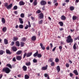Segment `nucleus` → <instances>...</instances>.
I'll use <instances>...</instances> for the list:
<instances>
[{
	"mask_svg": "<svg viewBox=\"0 0 79 79\" xmlns=\"http://www.w3.org/2000/svg\"><path fill=\"white\" fill-rule=\"evenodd\" d=\"M37 57L38 58H41L42 57V55L40 54H38Z\"/></svg>",
	"mask_w": 79,
	"mask_h": 79,
	"instance_id": "36",
	"label": "nucleus"
},
{
	"mask_svg": "<svg viewBox=\"0 0 79 79\" xmlns=\"http://www.w3.org/2000/svg\"><path fill=\"white\" fill-rule=\"evenodd\" d=\"M25 79H29V76L27 74H26L24 76Z\"/></svg>",
	"mask_w": 79,
	"mask_h": 79,
	"instance_id": "15",
	"label": "nucleus"
},
{
	"mask_svg": "<svg viewBox=\"0 0 79 79\" xmlns=\"http://www.w3.org/2000/svg\"><path fill=\"white\" fill-rule=\"evenodd\" d=\"M48 3L49 5H51V2L49 1V2H48Z\"/></svg>",
	"mask_w": 79,
	"mask_h": 79,
	"instance_id": "61",
	"label": "nucleus"
},
{
	"mask_svg": "<svg viewBox=\"0 0 79 79\" xmlns=\"http://www.w3.org/2000/svg\"><path fill=\"white\" fill-rule=\"evenodd\" d=\"M27 55V53L26 52L23 55V58H24L25 57H26V55Z\"/></svg>",
	"mask_w": 79,
	"mask_h": 79,
	"instance_id": "45",
	"label": "nucleus"
},
{
	"mask_svg": "<svg viewBox=\"0 0 79 79\" xmlns=\"http://www.w3.org/2000/svg\"><path fill=\"white\" fill-rule=\"evenodd\" d=\"M19 27L20 29H23V25L22 24H20L19 26Z\"/></svg>",
	"mask_w": 79,
	"mask_h": 79,
	"instance_id": "28",
	"label": "nucleus"
},
{
	"mask_svg": "<svg viewBox=\"0 0 79 79\" xmlns=\"http://www.w3.org/2000/svg\"><path fill=\"white\" fill-rule=\"evenodd\" d=\"M70 9L71 11H73L74 10V7L73 6H71L70 7Z\"/></svg>",
	"mask_w": 79,
	"mask_h": 79,
	"instance_id": "24",
	"label": "nucleus"
},
{
	"mask_svg": "<svg viewBox=\"0 0 79 79\" xmlns=\"http://www.w3.org/2000/svg\"><path fill=\"white\" fill-rule=\"evenodd\" d=\"M8 3H6L5 4V6L6 7V8H7V6H8Z\"/></svg>",
	"mask_w": 79,
	"mask_h": 79,
	"instance_id": "53",
	"label": "nucleus"
},
{
	"mask_svg": "<svg viewBox=\"0 0 79 79\" xmlns=\"http://www.w3.org/2000/svg\"><path fill=\"white\" fill-rule=\"evenodd\" d=\"M53 58H50L49 59V61L50 62H53Z\"/></svg>",
	"mask_w": 79,
	"mask_h": 79,
	"instance_id": "43",
	"label": "nucleus"
},
{
	"mask_svg": "<svg viewBox=\"0 0 79 79\" xmlns=\"http://www.w3.org/2000/svg\"><path fill=\"white\" fill-rule=\"evenodd\" d=\"M66 66L67 67V68H68L69 67V65L68 63L66 64Z\"/></svg>",
	"mask_w": 79,
	"mask_h": 79,
	"instance_id": "47",
	"label": "nucleus"
},
{
	"mask_svg": "<svg viewBox=\"0 0 79 79\" xmlns=\"http://www.w3.org/2000/svg\"><path fill=\"white\" fill-rule=\"evenodd\" d=\"M56 70L58 71V73H59L60 71V66H58L56 68Z\"/></svg>",
	"mask_w": 79,
	"mask_h": 79,
	"instance_id": "13",
	"label": "nucleus"
},
{
	"mask_svg": "<svg viewBox=\"0 0 79 79\" xmlns=\"http://www.w3.org/2000/svg\"><path fill=\"white\" fill-rule=\"evenodd\" d=\"M33 3L35 6V5H37V0H35L34 2H33Z\"/></svg>",
	"mask_w": 79,
	"mask_h": 79,
	"instance_id": "25",
	"label": "nucleus"
},
{
	"mask_svg": "<svg viewBox=\"0 0 79 79\" xmlns=\"http://www.w3.org/2000/svg\"><path fill=\"white\" fill-rule=\"evenodd\" d=\"M13 8L14 10H17V9H18V6H15Z\"/></svg>",
	"mask_w": 79,
	"mask_h": 79,
	"instance_id": "39",
	"label": "nucleus"
},
{
	"mask_svg": "<svg viewBox=\"0 0 79 79\" xmlns=\"http://www.w3.org/2000/svg\"><path fill=\"white\" fill-rule=\"evenodd\" d=\"M22 69H23V70L24 71H27V67H26V66L25 65H24Z\"/></svg>",
	"mask_w": 79,
	"mask_h": 79,
	"instance_id": "7",
	"label": "nucleus"
},
{
	"mask_svg": "<svg viewBox=\"0 0 79 79\" xmlns=\"http://www.w3.org/2000/svg\"><path fill=\"white\" fill-rule=\"evenodd\" d=\"M12 49L14 52H16L17 51V48H16V47L15 46L13 47L12 48Z\"/></svg>",
	"mask_w": 79,
	"mask_h": 79,
	"instance_id": "10",
	"label": "nucleus"
},
{
	"mask_svg": "<svg viewBox=\"0 0 79 79\" xmlns=\"http://www.w3.org/2000/svg\"><path fill=\"white\" fill-rule=\"evenodd\" d=\"M19 19L20 24H23V19L21 18H19Z\"/></svg>",
	"mask_w": 79,
	"mask_h": 79,
	"instance_id": "14",
	"label": "nucleus"
},
{
	"mask_svg": "<svg viewBox=\"0 0 79 79\" xmlns=\"http://www.w3.org/2000/svg\"><path fill=\"white\" fill-rule=\"evenodd\" d=\"M26 40V38H23L22 39V41L23 42H25Z\"/></svg>",
	"mask_w": 79,
	"mask_h": 79,
	"instance_id": "35",
	"label": "nucleus"
},
{
	"mask_svg": "<svg viewBox=\"0 0 79 79\" xmlns=\"http://www.w3.org/2000/svg\"><path fill=\"white\" fill-rule=\"evenodd\" d=\"M4 44H8V40L6 39H4Z\"/></svg>",
	"mask_w": 79,
	"mask_h": 79,
	"instance_id": "16",
	"label": "nucleus"
},
{
	"mask_svg": "<svg viewBox=\"0 0 79 79\" xmlns=\"http://www.w3.org/2000/svg\"><path fill=\"white\" fill-rule=\"evenodd\" d=\"M32 52H29L27 53V57H29V56H31L32 55Z\"/></svg>",
	"mask_w": 79,
	"mask_h": 79,
	"instance_id": "12",
	"label": "nucleus"
},
{
	"mask_svg": "<svg viewBox=\"0 0 79 79\" xmlns=\"http://www.w3.org/2000/svg\"><path fill=\"white\" fill-rule=\"evenodd\" d=\"M7 66H8V67H9V68H10L11 69H12V67L11 66V64H6Z\"/></svg>",
	"mask_w": 79,
	"mask_h": 79,
	"instance_id": "29",
	"label": "nucleus"
},
{
	"mask_svg": "<svg viewBox=\"0 0 79 79\" xmlns=\"http://www.w3.org/2000/svg\"><path fill=\"white\" fill-rule=\"evenodd\" d=\"M77 19V17L76 16H73V20H76Z\"/></svg>",
	"mask_w": 79,
	"mask_h": 79,
	"instance_id": "37",
	"label": "nucleus"
},
{
	"mask_svg": "<svg viewBox=\"0 0 79 79\" xmlns=\"http://www.w3.org/2000/svg\"><path fill=\"white\" fill-rule=\"evenodd\" d=\"M66 42L67 43H72L73 42V40L71 38V35H69L68 36Z\"/></svg>",
	"mask_w": 79,
	"mask_h": 79,
	"instance_id": "1",
	"label": "nucleus"
},
{
	"mask_svg": "<svg viewBox=\"0 0 79 79\" xmlns=\"http://www.w3.org/2000/svg\"><path fill=\"white\" fill-rule=\"evenodd\" d=\"M15 44L16 46H17V47H19V45H20L19 44V42L18 41L15 42Z\"/></svg>",
	"mask_w": 79,
	"mask_h": 79,
	"instance_id": "17",
	"label": "nucleus"
},
{
	"mask_svg": "<svg viewBox=\"0 0 79 79\" xmlns=\"http://www.w3.org/2000/svg\"><path fill=\"white\" fill-rule=\"evenodd\" d=\"M41 12V11H40V10H38L37 11V13H40Z\"/></svg>",
	"mask_w": 79,
	"mask_h": 79,
	"instance_id": "48",
	"label": "nucleus"
},
{
	"mask_svg": "<svg viewBox=\"0 0 79 79\" xmlns=\"http://www.w3.org/2000/svg\"><path fill=\"white\" fill-rule=\"evenodd\" d=\"M51 66H53L55 65V62H52L51 64Z\"/></svg>",
	"mask_w": 79,
	"mask_h": 79,
	"instance_id": "51",
	"label": "nucleus"
},
{
	"mask_svg": "<svg viewBox=\"0 0 79 79\" xmlns=\"http://www.w3.org/2000/svg\"><path fill=\"white\" fill-rule=\"evenodd\" d=\"M2 21L3 24H5V18H2Z\"/></svg>",
	"mask_w": 79,
	"mask_h": 79,
	"instance_id": "20",
	"label": "nucleus"
},
{
	"mask_svg": "<svg viewBox=\"0 0 79 79\" xmlns=\"http://www.w3.org/2000/svg\"><path fill=\"white\" fill-rule=\"evenodd\" d=\"M28 27H31V23H30V22L28 21Z\"/></svg>",
	"mask_w": 79,
	"mask_h": 79,
	"instance_id": "44",
	"label": "nucleus"
},
{
	"mask_svg": "<svg viewBox=\"0 0 79 79\" xmlns=\"http://www.w3.org/2000/svg\"><path fill=\"white\" fill-rule=\"evenodd\" d=\"M45 6H44L42 8V10H45Z\"/></svg>",
	"mask_w": 79,
	"mask_h": 79,
	"instance_id": "60",
	"label": "nucleus"
},
{
	"mask_svg": "<svg viewBox=\"0 0 79 79\" xmlns=\"http://www.w3.org/2000/svg\"><path fill=\"white\" fill-rule=\"evenodd\" d=\"M33 63H37V60L36 59H34L33 60Z\"/></svg>",
	"mask_w": 79,
	"mask_h": 79,
	"instance_id": "41",
	"label": "nucleus"
},
{
	"mask_svg": "<svg viewBox=\"0 0 79 79\" xmlns=\"http://www.w3.org/2000/svg\"><path fill=\"white\" fill-rule=\"evenodd\" d=\"M48 76V74H47V73H45V74H44V76H45V77H47Z\"/></svg>",
	"mask_w": 79,
	"mask_h": 79,
	"instance_id": "56",
	"label": "nucleus"
},
{
	"mask_svg": "<svg viewBox=\"0 0 79 79\" xmlns=\"http://www.w3.org/2000/svg\"><path fill=\"white\" fill-rule=\"evenodd\" d=\"M73 48L74 49H76V44L75 43L73 46Z\"/></svg>",
	"mask_w": 79,
	"mask_h": 79,
	"instance_id": "33",
	"label": "nucleus"
},
{
	"mask_svg": "<svg viewBox=\"0 0 79 79\" xmlns=\"http://www.w3.org/2000/svg\"><path fill=\"white\" fill-rule=\"evenodd\" d=\"M32 40H36V37L35 36H33L31 38Z\"/></svg>",
	"mask_w": 79,
	"mask_h": 79,
	"instance_id": "18",
	"label": "nucleus"
},
{
	"mask_svg": "<svg viewBox=\"0 0 79 79\" xmlns=\"http://www.w3.org/2000/svg\"><path fill=\"white\" fill-rule=\"evenodd\" d=\"M57 2V1L56 0H54L53 3H56Z\"/></svg>",
	"mask_w": 79,
	"mask_h": 79,
	"instance_id": "63",
	"label": "nucleus"
},
{
	"mask_svg": "<svg viewBox=\"0 0 79 79\" xmlns=\"http://www.w3.org/2000/svg\"><path fill=\"white\" fill-rule=\"evenodd\" d=\"M12 6H13V4H10L9 6H7L6 9H8V10H9V9H10L12 7Z\"/></svg>",
	"mask_w": 79,
	"mask_h": 79,
	"instance_id": "6",
	"label": "nucleus"
},
{
	"mask_svg": "<svg viewBox=\"0 0 79 79\" xmlns=\"http://www.w3.org/2000/svg\"><path fill=\"white\" fill-rule=\"evenodd\" d=\"M74 73L75 74V75L76 76L78 75V73L77 72V71L76 70H75L74 71Z\"/></svg>",
	"mask_w": 79,
	"mask_h": 79,
	"instance_id": "22",
	"label": "nucleus"
},
{
	"mask_svg": "<svg viewBox=\"0 0 79 79\" xmlns=\"http://www.w3.org/2000/svg\"><path fill=\"white\" fill-rule=\"evenodd\" d=\"M5 52V51L1 50L0 51V55H3V53Z\"/></svg>",
	"mask_w": 79,
	"mask_h": 79,
	"instance_id": "32",
	"label": "nucleus"
},
{
	"mask_svg": "<svg viewBox=\"0 0 79 79\" xmlns=\"http://www.w3.org/2000/svg\"><path fill=\"white\" fill-rule=\"evenodd\" d=\"M6 53H7L8 54H11V52H10V50H6Z\"/></svg>",
	"mask_w": 79,
	"mask_h": 79,
	"instance_id": "30",
	"label": "nucleus"
},
{
	"mask_svg": "<svg viewBox=\"0 0 79 79\" xmlns=\"http://www.w3.org/2000/svg\"><path fill=\"white\" fill-rule=\"evenodd\" d=\"M70 76L71 77H72V76H73V73H71L70 74Z\"/></svg>",
	"mask_w": 79,
	"mask_h": 79,
	"instance_id": "58",
	"label": "nucleus"
},
{
	"mask_svg": "<svg viewBox=\"0 0 79 79\" xmlns=\"http://www.w3.org/2000/svg\"><path fill=\"white\" fill-rule=\"evenodd\" d=\"M11 44H10L11 45H13L14 44H15V42L12 41L11 42Z\"/></svg>",
	"mask_w": 79,
	"mask_h": 79,
	"instance_id": "49",
	"label": "nucleus"
},
{
	"mask_svg": "<svg viewBox=\"0 0 79 79\" xmlns=\"http://www.w3.org/2000/svg\"><path fill=\"white\" fill-rule=\"evenodd\" d=\"M59 49H60V50H61V49H62V46H60L59 47Z\"/></svg>",
	"mask_w": 79,
	"mask_h": 79,
	"instance_id": "57",
	"label": "nucleus"
},
{
	"mask_svg": "<svg viewBox=\"0 0 79 79\" xmlns=\"http://www.w3.org/2000/svg\"><path fill=\"white\" fill-rule=\"evenodd\" d=\"M24 5V2H23V1H20L19 2V5H20V6H22L23 5Z\"/></svg>",
	"mask_w": 79,
	"mask_h": 79,
	"instance_id": "8",
	"label": "nucleus"
},
{
	"mask_svg": "<svg viewBox=\"0 0 79 79\" xmlns=\"http://www.w3.org/2000/svg\"><path fill=\"white\" fill-rule=\"evenodd\" d=\"M58 5V3H56L55 4V5L56 6H57Z\"/></svg>",
	"mask_w": 79,
	"mask_h": 79,
	"instance_id": "64",
	"label": "nucleus"
},
{
	"mask_svg": "<svg viewBox=\"0 0 79 79\" xmlns=\"http://www.w3.org/2000/svg\"><path fill=\"white\" fill-rule=\"evenodd\" d=\"M61 19H62V20H66V17H65V16L64 15H62L61 16Z\"/></svg>",
	"mask_w": 79,
	"mask_h": 79,
	"instance_id": "11",
	"label": "nucleus"
},
{
	"mask_svg": "<svg viewBox=\"0 0 79 79\" xmlns=\"http://www.w3.org/2000/svg\"><path fill=\"white\" fill-rule=\"evenodd\" d=\"M16 58L17 60L20 61V60H21V59H22V57L21 56H17Z\"/></svg>",
	"mask_w": 79,
	"mask_h": 79,
	"instance_id": "4",
	"label": "nucleus"
},
{
	"mask_svg": "<svg viewBox=\"0 0 79 79\" xmlns=\"http://www.w3.org/2000/svg\"><path fill=\"white\" fill-rule=\"evenodd\" d=\"M21 53H22V51H18L16 53V54H17V55H20L21 54Z\"/></svg>",
	"mask_w": 79,
	"mask_h": 79,
	"instance_id": "27",
	"label": "nucleus"
},
{
	"mask_svg": "<svg viewBox=\"0 0 79 79\" xmlns=\"http://www.w3.org/2000/svg\"><path fill=\"white\" fill-rule=\"evenodd\" d=\"M18 40V38L16 37H14L13 40V41H16L17 40Z\"/></svg>",
	"mask_w": 79,
	"mask_h": 79,
	"instance_id": "38",
	"label": "nucleus"
},
{
	"mask_svg": "<svg viewBox=\"0 0 79 79\" xmlns=\"http://www.w3.org/2000/svg\"><path fill=\"white\" fill-rule=\"evenodd\" d=\"M2 77H3V74H0V79H2Z\"/></svg>",
	"mask_w": 79,
	"mask_h": 79,
	"instance_id": "55",
	"label": "nucleus"
},
{
	"mask_svg": "<svg viewBox=\"0 0 79 79\" xmlns=\"http://www.w3.org/2000/svg\"><path fill=\"white\" fill-rule=\"evenodd\" d=\"M20 43H21V44H20L21 47H23L24 46V43L23 42H21Z\"/></svg>",
	"mask_w": 79,
	"mask_h": 79,
	"instance_id": "40",
	"label": "nucleus"
},
{
	"mask_svg": "<svg viewBox=\"0 0 79 79\" xmlns=\"http://www.w3.org/2000/svg\"><path fill=\"white\" fill-rule=\"evenodd\" d=\"M28 25H27V26L25 27V29H28Z\"/></svg>",
	"mask_w": 79,
	"mask_h": 79,
	"instance_id": "52",
	"label": "nucleus"
},
{
	"mask_svg": "<svg viewBox=\"0 0 79 79\" xmlns=\"http://www.w3.org/2000/svg\"><path fill=\"white\" fill-rule=\"evenodd\" d=\"M14 13L15 15H17V14H18V11H15L14 12Z\"/></svg>",
	"mask_w": 79,
	"mask_h": 79,
	"instance_id": "59",
	"label": "nucleus"
},
{
	"mask_svg": "<svg viewBox=\"0 0 79 79\" xmlns=\"http://www.w3.org/2000/svg\"><path fill=\"white\" fill-rule=\"evenodd\" d=\"M38 51H37V52L34 54L33 56L34 57H36L37 56V55H38Z\"/></svg>",
	"mask_w": 79,
	"mask_h": 79,
	"instance_id": "21",
	"label": "nucleus"
},
{
	"mask_svg": "<svg viewBox=\"0 0 79 79\" xmlns=\"http://www.w3.org/2000/svg\"><path fill=\"white\" fill-rule=\"evenodd\" d=\"M40 18L42 19L44 18V14L42 13H41L40 14Z\"/></svg>",
	"mask_w": 79,
	"mask_h": 79,
	"instance_id": "19",
	"label": "nucleus"
},
{
	"mask_svg": "<svg viewBox=\"0 0 79 79\" xmlns=\"http://www.w3.org/2000/svg\"><path fill=\"white\" fill-rule=\"evenodd\" d=\"M12 61H16V59L15 58V57H14Z\"/></svg>",
	"mask_w": 79,
	"mask_h": 79,
	"instance_id": "54",
	"label": "nucleus"
},
{
	"mask_svg": "<svg viewBox=\"0 0 79 79\" xmlns=\"http://www.w3.org/2000/svg\"><path fill=\"white\" fill-rule=\"evenodd\" d=\"M21 18H24V14L23 13H22L20 15Z\"/></svg>",
	"mask_w": 79,
	"mask_h": 79,
	"instance_id": "34",
	"label": "nucleus"
},
{
	"mask_svg": "<svg viewBox=\"0 0 79 79\" xmlns=\"http://www.w3.org/2000/svg\"><path fill=\"white\" fill-rule=\"evenodd\" d=\"M48 65H46L45 67H43L41 68V70H47V69Z\"/></svg>",
	"mask_w": 79,
	"mask_h": 79,
	"instance_id": "5",
	"label": "nucleus"
},
{
	"mask_svg": "<svg viewBox=\"0 0 79 79\" xmlns=\"http://www.w3.org/2000/svg\"><path fill=\"white\" fill-rule=\"evenodd\" d=\"M2 31L3 32H6V27H4L2 28Z\"/></svg>",
	"mask_w": 79,
	"mask_h": 79,
	"instance_id": "26",
	"label": "nucleus"
},
{
	"mask_svg": "<svg viewBox=\"0 0 79 79\" xmlns=\"http://www.w3.org/2000/svg\"><path fill=\"white\" fill-rule=\"evenodd\" d=\"M43 22L42 20H40L39 21V24H42Z\"/></svg>",
	"mask_w": 79,
	"mask_h": 79,
	"instance_id": "50",
	"label": "nucleus"
},
{
	"mask_svg": "<svg viewBox=\"0 0 79 79\" xmlns=\"http://www.w3.org/2000/svg\"><path fill=\"white\" fill-rule=\"evenodd\" d=\"M59 23L60 24V26H63V23L62 22H59Z\"/></svg>",
	"mask_w": 79,
	"mask_h": 79,
	"instance_id": "31",
	"label": "nucleus"
},
{
	"mask_svg": "<svg viewBox=\"0 0 79 79\" xmlns=\"http://www.w3.org/2000/svg\"><path fill=\"white\" fill-rule=\"evenodd\" d=\"M31 19L32 20H34V18L33 17H31Z\"/></svg>",
	"mask_w": 79,
	"mask_h": 79,
	"instance_id": "62",
	"label": "nucleus"
},
{
	"mask_svg": "<svg viewBox=\"0 0 79 79\" xmlns=\"http://www.w3.org/2000/svg\"><path fill=\"white\" fill-rule=\"evenodd\" d=\"M40 4L41 5H45L47 4V2L45 1H42L40 2Z\"/></svg>",
	"mask_w": 79,
	"mask_h": 79,
	"instance_id": "3",
	"label": "nucleus"
},
{
	"mask_svg": "<svg viewBox=\"0 0 79 79\" xmlns=\"http://www.w3.org/2000/svg\"><path fill=\"white\" fill-rule=\"evenodd\" d=\"M40 45L41 48H42V50H44V49H45V48L44 46L43 45V44H42L40 43Z\"/></svg>",
	"mask_w": 79,
	"mask_h": 79,
	"instance_id": "9",
	"label": "nucleus"
},
{
	"mask_svg": "<svg viewBox=\"0 0 79 79\" xmlns=\"http://www.w3.org/2000/svg\"><path fill=\"white\" fill-rule=\"evenodd\" d=\"M25 64L27 66H30L31 65V62H27L25 63Z\"/></svg>",
	"mask_w": 79,
	"mask_h": 79,
	"instance_id": "23",
	"label": "nucleus"
},
{
	"mask_svg": "<svg viewBox=\"0 0 79 79\" xmlns=\"http://www.w3.org/2000/svg\"><path fill=\"white\" fill-rule=\"evenodd\" d=\"M56 47H54V48L52 49V51L55 52V49H56Z\"/></svg>",
	"mask_w": 79,
	"mask_h": 79,
	"instance_id": "46",
	"label": "nucleus"
},
{
	"mask_svg": "<svg viewBox=\"0 0 79 79\" xmlns=\"http://www.w3.org/2000/svg\"><path fill=\"white\" fill-rule=\"evenodd\" d=\"M55 61L56 63H57L59 61V59L58 58H57L55 59Z\"/></svg>",
	"mask_w": 79,
	"mask_h": 79,
	"instance_id": "42",
	"label": "nucleus"
},
{
	"mask_svg": "<svg viewBox=\"0 0 79 79\" xmlns=\"http://www.w3.org/2000/svg\"><path fill=\"white\" fill-rule=\"evenodd\" d=\"M2 71L5 72L6 73H7V74L10 73V71H11V70L10 69L7 67L6 68H4L2 69Z\"/></svg>",
	"mask_w": 79,
	"mask_h": 79,
	"instance_id": "2",
	"label": "nucleus"
}]
</instances>
